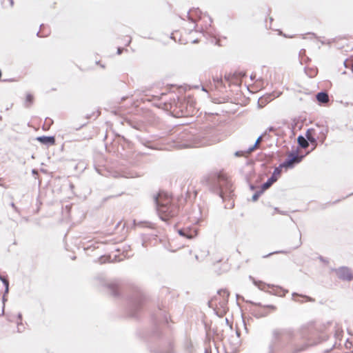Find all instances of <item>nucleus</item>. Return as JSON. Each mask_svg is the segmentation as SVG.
<instances>
[{"label": "nucleus", "mask_w": 353, "mask_h": 353, "mask_svg": "<svg viewBox=\"0 0 353 353\" xmlns=\"http://www.w3.org/2000/svg\"><path fill=\"white\" fill-rule=\"evenodd\" d=\"M147 347L150 353H176L173 336L157 326L152 330Z\"/></svg>", "instance_id": "obj_1"}, {"label": "nucleus", "mask_w": 353, "mask_h": 353, "mask_svg": "<svg viewBox=\"0 0 353 353\" xmlns=\"http://www.w3.org/2000/svg\"><path fill=\"white\" fill-rule=\"evenodd\" d=\"M208 184L210 191L219 195L223 201L233 196L232 185L230 181L222 174L211 176L208 181Z\"/></svg>", "instance_id": "obj_2"}, {"label": "nucleus", "mask_w": 353, "mask_h": 353, "mask_svg": "<svg viewBox=\"0 0 353 353\" xmlns=\"http://www.w3.org/2000/svg\"><path fill=\"white\" fill-rule=\"evenodd\" d=\"M154 201L160 219L168 221L170 219L176 216L179 211V206L172 203L168 197L159 198V194L154 195Z\"/></svg>", "instance_id": "obj_3"}, {"label": "nucleus", "mask_w": 353, "mask_h": 353, "mask_svg": "<svg viewBox=\"0 0 353 353\" xmlns=\"http://www.w3.org/2000/svg\"><path fill=\"white\" fill-rule=\"evenodd\" d=\"M200 135L190 129L185 128L177 134L175 146L179 148L199 147L203 144L199 139Z\"/></svg>", "instance_id": "obj_4"}, {"label": "nucleus", "mask_w": 353, "mask_h": 353, "mask_svg": "<svg viewBox=\"0 0 353 353\" xmlns=\"http://www.w3.org/2000/svg\"><path fill=\"white\" fill-rule=\"evenodd\" d=\"M195 101L191 97L178 98L177 101H174L170 104L173 111L175 112L176 117H188L192 115L195 110Z\"/></svg>", "instance_id": "obj_5"}, {"label": "nucleus", "mask_w": 353, "mask_h": 353, "mask_svg": "<svg viewBox=\"0 0 353 353\" xmlns=\"http://www.w3.org/2000/svg\"><path fill=\"white\" fill-rule=\"evenodd\" d=\"M145 301V297L139 290H134L129 296L127 305V313L131 317H137L141 310Z\"/></svg>", "instance_id": "obj_6"}, {"label": "nucleus", "mask_w": 353, "mask_h": 353, "mask_svg": "<svg viewBox=\"0 0 353 353\" xmlns=\"http://www.w3.org/2000/svg\"><path fill=\"white\" fill-rule=\"evenodd\" d=\"M301 337L304 339V343L301 345H296L291 353H300L306 350L310 346L316 345L321 343L323 341L327 340V337L325 336H320L316 340H312L311 336H306L304 334H302Z\"/></svg>", "instance_id": "obj_7"}, {"label": "nucleus", "mask_w": 353, "mask_h": 353, "mask_svg": "<svg viewBox=\"0 0 353 353\" xmlns=\"http://www.w3.org/2000/svg\"><path fill=\"white\" fill-rule=\"evenodd\" d=\"M305 156L306 154H299L298 150H292L279 165L286 169L293 168L296 164L301 162Z\"/></svg>", "instance_id": "obj_8"}, {"label": "nucleus", "mask_w": 353, "mask_h": 353, "mask_svg": "<svg viewBox=\"0 0 353 353\" xmlns=\"http://www.w3.org/2000/svg\"><path fill=\"white\" fill-rule=\"evenodd\" d=\"M333 270L336 272L338 278L342 281H351L353 280V273L348 267L341 266Z\"/></svg>", "instance_id": "obj_9"}, {"label": "nucleus", "mask_w": 353, "mask_h": 353, "mask_svg": "<svg viewBox=\"0 0 353 353\" xmlns=\"http://www.w3.org/2000/svg\"><path fill=\"white\" fill-rule=\"evenodd\" d=\"M177 233L182 237L188 239L194 238L198 234V229L194 226H185L182 228L177 229Z\"/></svg>", "instance_id": "obj_10"}, {"label": "nucleus", "mask_w": 353, "mask_h": 353, "mask_svg": "<svg viewBox=\"0 0 353 353\" xmlns=\"http://www.w3.org/2000/svg\"><path fill=\"white\" fill-rule=\"evenodd\" d=\"M295 239H296V241L295 242H294L293 243H291L292 246H291L290 249L286 250L274 251V252H270V253L263 256V258H268L273 254H289L291 252V251L292 250H296V249L299 248L302 245L301 232L300 231H299V234L295 236Z\"/></svg>", "instance_id": "obj_11"}, {"label": "nucleus", "mask_w": 353, "mask_h": 353, "mask_svg": "<svg viewBox=\"0 0 353 353\" xmlns=\"http://www.w3.org/2000/svg\"><path fill=\"white\" fill-rule=\"evenodd\" d=\"M272 334H273L274 339H273L272 342L270 343V345H269V353L274 352V343H276L277 341H280L281 337L282 336L285 335V334L291 335L292 332H291V331L287 330L276 329V330H273Z\"/></svg>", "instance_id": "obj_12"}, {"label": "nucleus", "mask_w": 353, "mask_h": 353, "mask_svg": "<svg viewBox=\"0 0 353 353\" xmlns=\"http://www.w3.org/2000/svg\"><path fill=\"white\" fill-rule=\"evenodd\" d=\"M103 285L105 287L108 292L114 297H118L119 293L120 283L119 281L115 280L110 282H104Z\"/></svg>", "instance_id": "obj_13"}, {"label": "nucleus", "mask_w": 353, "mask_h": 353, "mask_svg": "<svg viewBox=\"0 0 353 353\" xmlns=\"http://www.w3.org/2000/svg\"><path fill=\"white\" fill-rule=\"evenodd\" d=\"M343 338V331L339 330H335V334L334 335V343H331L330 346L327 347L325 350V353H328L331 350L335 348H339L341 345V341Z\"/></svg>", "instance_id": "obj_14"}, {"label": "nucleus", "mask_w": 353, "mask_h": 353, "mask_svg": "<svg viewBox=\"0 0 353 353\" xmlns=\"http://www.w3.org/2000/svg\"><path fill=\"white\" fill-rule=\"evenodd\" d=\"M281 169L282 168L280 165L274 168L271 176L269 177L268 180L262 184L263 189H268L274 182L277 181L278 175L281 174Z\"/></svg>", "instance_id": "obj_15"}, {"label": "nucleus", "mask_w": 353, "mask_h": 353, "mask_svg": "<svg viewBox=\"0 0 353 353\" xmlns=\"http://www.w3.org/2000/svg\"><path fill=\"white\" fill-rule=\"evenodd\" d=\"M35 140L46 146L53 145L56 142L54 136H39L36 137Z\"/></svg>", "instance_id": "obj_16"}, {"label": "nucleus", "mask_w": 353, "mask_h": 353, "mask_svg": "<svg viewBox=\"0 0 353 353\" xmlns=\"http://www.w3.org/2000/svg\"><path fill=\"white\" fill-rule=\"evenodd\" d=\"M0 280L1 281L5 287L4 294L2 296L3 307L1 310V315H3L5 310V302L7 301V299L6 298V294H7L9 292V281L8 280V279L2 276L1 275H0Z\"/></svg>", "instance_id": "obj_17"}, {"label": "nucleus", "mask_w": 353, "mask_h": 353, "mask_svg": "<svg viewBox=\"0 0 353 353\" xmlns=\"http://www.w3.org/2000/svg\"><path fill=\"white\" fill-rule=\"evenodd\" d=\"M217 294L222 296L223 300L219 302V304L221 307H224L228 304L230 293L226 289H221L217 291Z\"/></svg>", "instance_id": "obj_18"}, {"label": "nucleus", "mask_w": 353, "mask_h": 353, "mask_svg": "<svg viewBox=\"0 0 353 353\" xmlns=\"http://www.w3.org/2000/svg\"><path fill=\"white\" fill-rule=\"evenodd\" d=\"M167 94L165 93H161L160 95H152L150 98H148L147 100L149 101H161V103H154V105L157 107H160L162 103L165 104L166 100L164 99Z\"/></svg>", "instance_id": "obj_19"}, {"label": "nucleus", "mask_w": 353, "mask_h": 353, "mask_svg": "<svg viewBox=\"0 0 353 353\" xmlns=\"http://www.w3.org/2000/svg\"><path fill=\"white\" fill-rule=\"evenodd\" d=\"M312 132H314V130L312 128L307 129L305 133V136L307 139L308 143H310L312 145H314V148H312L313 150L317 145V141L319 140V139H317V137H315L314 135L311 134Z\"/></svg>", "instance_id": "obj_20"}, {"label": "nucleus", "mask_w": 353, "mask_h": 353, "mask_svg": "<svg viewBox=\"0 0 353 353\" xmlns=\"http://www.w3.org/2000/svg\"><path fill=\"white\" fill-rule=\"evenodd\" d=\"M328 131H329V130H328L327 126L322 125L321 127H320V129H319V133L317 135V139H319V141L321 143H323L325 140L326 139Z\"/></svg>", "instance_id": "obj_21"}, {"label": "nucleus", "mask_w": 353, "mask_h": 353, "mask_svg": "<svg viewBox=\"0 0 353 353\" xmlns=\"http://www.w3.org/2000/svg\"><path fill=\"white\" fill-rule=\"evenodd\" d=\"M316 99L319 103H325L329 101L328 93L325 90L319 92L316 94Z\"/></svg>", "instance_id": "obj_22"}, {"label": "nucleus", "mask_w": 353, "mask_h": 353, "mask_svg": "<svg viewBox=\"0 0 353 353\" xmlns=\"http://www.w3.org/2000/svg\"><path fill=\"white\" fill-rule=\"evenodd\" d=\"M297 143L299 145V147L304 149L307 148L309 146L307 137L305 138L303 135H299L297 137Z\"/></svg>", "instance_id": "obj_23"}, {"label": "nucleus", "mask_w": 353, "mask_h": 353, "mask_svg": "<svg viewBox=\"0 0 353 353\" xmlns=\"http://www.w3.org/2000/svg\"><path fill=\"white\" fill-rule=\"evenodd\" d=\"M126 122L128 123V124L130 126H131L134 129H136V130L141 131L142 129L144 128L143 124H142L141 123H139V122H137V121H132V120H127Z\"/></svg>", "instance_id": "obj_24"}, {"label": "nucleus", "mask_w": 353, "mask_h": 353, "mask_svg": "<svg viewBox=\"0 0 353 353\" xmlns=\"http://www.w3.org/2000/svg\"><path fill=\"white\" fill-rule=\"evenodd\" d=\"M252 314L257 319L267 316L268 315V312L265 310H260L256 309L252 310Z\"/></svg>", "instance_id": "obj_25"}, {"label": "nucleus", "mask_w": 353, "mask_h": 353, "mask_svg": "<svg viewBox=\"0 0 353 353\" xmlns=\"http://www.w3.org/2000/svg\"><path fill=\"white\" fill-rule=\"evenodd\" d=\"M247 302L251 303L253 305L263 307L264 309L269 308L271 309L272 310H275L276 309V307L273 305H262L261 303H255L252 301H247Z\"/></svg>", "instance_id": "obj_26"}, {"label": "nucleus", "mask_w": 353, "mask_h": 353, "mask_svg": "<svg viewBox=\"0 0 353 353\" xmlns=\"http://www.w3.org/2000/svg\"><path fill=\"white\" fill-rule=\"evenodd\" d=\"M265 137L263 134H262L261 135H260L258 139H256V141H255L254 144L250 147H249L248 149H247V152L248 153H250L252 152H253L257 147H258V145L259 143H260V141L262 140V138Z\"/></svg>", "instance_id": "obj_27"}, {"label": "nucleus", "mask_w": 353, "mask_h": 353, "mask_svg": "<svg viewBox=\"0 0 353 353\" xmlns=\"http://www.w3.org/2000/svg\"><path fill=\"white\" fill-rule=\"evenodd\" d=\"M267 189H263V185H261L260 189L255 192V193L252 195V201H256L260 196Z\"/></svg>", "instance_id": "obj_28"}, {"label": "nucleus", "mask_w": 353, "mask_h": 353, "mask_svg": "<svg viewBox=\"0 0 353 353\" xmlns=\"http://www.w3.org/2000/svg\"><path fill=\"white\" fill-rule=\"evenodd\" d=\"M292 296H293V299L295 301H299V300H297L295 299V296H299V297H302V298H305L307 301H310V302H314L315 300L314 299L310 297V296H306V295H302V294H299L296 292H293L292 293ZM300 302H301L300 301Z\"/></svg>", "instance_id": "obj_29"}, {"label": "nucleus", "mask_w": 353, "mask_h": 353, "mask_svg": "<svg viewBox=\"0 0 353 353\" xmlns=\"http://www.w3.org/2000/svg\"><path fill=\"white\" fill-rule=\"evenodd\" d=\"M236 76V74L233 73H228L225 74L224 79L225 81L230 82V83H235V77Z\"/></svg>", "instance_id": "obj_30"}, {"label": "nucleus", "mask_w": 353, "mask_h": 353, "mask_svg": "<svg viewBox=\"0 0 353 353\" xmlns=\"http://www.w3.org/2000/svg\"><path fill=\"white\" fill-rule=\"evenodd\" d=\"M249 279L252 281L254 285L257 286L260 290H263L261 285H265V283L261 281H256L253 276H249Z\"/></svg>", "instance_id": "obj_31"}, {"label": "nucleus", "mask_w": 353, "mask_h": 353, "mask_svg": "<svg viewBox=\"0 0 353 353\" xmlns=\"http://www.w3.org/2000/svg\"><path fill=\"white\" fill-rule=\"evenodd\" d=\"M136 137L138 139V141L140 142V143H141L142 145H145V146H147L148 148H150V146L149 145V144H150V141H148L145 139L141 137L139 134H137Z\"/></svg>", "instance_id": "obj_32"}, {"label": "nucleus", "mask_w": 353, "mask_h": 353, "mask_svg": "<svg viewBox=\"0 0 353 353\" xmlns=\"http://www.w3.org/2000/svg\"><path fill=\"white\" fill-rule=\"evenodd\" d=\"M159 316H161V317H162L164 322L168 323V316L165 313V312L163 311V310L161 307H159Z\"/></svg>", "instance_id": "obj_33"}, {"label": "nucleus", "mask_w": 353, "mask_h": 353, "mask_svg": "<svg viewBox=\"0 0 353 353\" xmlns=\"http://www.w3.org/2000/svg\"><path fill=\"white\" fill-rule=\"evenodd\" d=\"M234 74H236V76L235 77V80L241 79L246 76V74L245 72L240 71V72H234Z\"/></svg>", "instance_id": "obj_34"}, {"label": "nucleus", "mask_w": 353, "mask_h": 353, "mask_svg": "<svg viewBox=\"0 0 353 353\" xmlns=\"http://www.w3.org/2000/svg\"><path fill=\"white\" fill-rule=\"evenodd\" d=\"M271 100H272V98H271L270 96L262 97V98L259 99V104H260V103H267L270 102Z\"/></svg>", "instance_id": "obj_35"}, {"label": "nucleus", "mask_w": 353, "mask_h": 353, "mask_svg": "<svg viewBox=\"0 0 353 353\" xmlns=\"http://www.w3.org/2000/svg\"><path fill=\"white\" fill-rule=\"evenodd\" d=\"M245 180H246L247 183H248L250 189L251 190H254L256 189V186L254 184L251 183L250 177L248 176V174L245 175Z\"/></svg>", "instance_id": "obj_36"}, {"label": "nucleus", "mask_w": 353, "mask_h": 353, "mask_svg": "<svg viewBox=\"0 0 353 353\" xmlns=\"http://www.w3.org/2000/svg\"><path fill=\"white\" fill-rule=\"evenodd\" d=\"M34 97L31 94H28L26 98V103L31 105L33 103Z\"/></svg>", "instance_id": "obj_37"}, {"label": "nucleus", "mask_w": 353, "mask_h": 353, "mask_svg": "<svg viewBox=\"0 0 353 353\" xmlns=\"http://www.w3.org/2000/svg\"><path fill=\"white\" fill-rule=\"evenodd\" d=\"M213 81L217 85H222L223 84V79L221 77H213Z\"/></svg>", "instance_id": "obj_38"}, {"label": "nucleus", "mask_w": 353, "mask_h": 353, "mask_svg": "<svg viewBox=\"0 0 353 353\" xmlns=\"http://www.w3.org/2000/svg\"><path fill=\"white\" fill-rule=\"evenodd\" d=\"M44 27H45V25H44V24H41V25H40V29H39V32H37V35L38 37H46V36L48 34V33H43V34H41V30H42V28H43Z\"/></svg>", "instance_id": "obj_39"}, {"label": "nucleus", "mask_w": 353, "mask_h": 353, "mask_svg": "<svg viewBox=\"0 0 353 353\" xmlns=\"http://www.w3.org/2000/svg\"><path fill=\"white\" fill-rule=\"evenodd\" d=\"M99 115V112H97V113H95V112H92V114H87V115H86V117H85V118H86L87 119H91V118H92V117H94V118H97Z\"/></svg>", "instance_id": "obj_40"}, {"label": "nucleus", "mask_w": 353, "mask_h": 353, "mask_svg": "<svg viewBox=\"0 0 353 353\" xmlns=\"http://www.w3.org/2000/svg\"><path fill=\"white\" fill-rule=\"evenodd\" d=\"M245 153H248L247 152V150H239V151H236L235 153H234V155L236 157H241L243 156V154H245Z\"/></svg>", "instance_id": "obj_41"}, {"label": "nucleus", "mask_w": 353, "mask_h": 353, "mask_svg": "<svg viewBox=\"0 0 353 353\" xmlns=\"http://www.w3.org/2000/svg\"><path fill=\"white\" fill-rule=\"evenodd\" d=\"M17 332H21L22 329L24 328L22 322H17Z\"/></svg>", "instance_id": "obj_42"}, {"label": "nucleus", "mask_w": 353, "mask_h": 353, "mask_svg": "<svg viewBox=\"0 0 353 353\" xmlns=\"http://www.w3.org/2000/svg\"><path fill=\"white\" fill-rule=\"evenodd\" d=\"M275 128L272 127V126H270L267 128V130H265V132L263 133L264 136H266L267 133L268 132H274L275 131Z\"/></svg>", "instance_id": "obj_43"}, {"label": "nucleus", "mask_w": 353, "mask_h": 353, "mask_svg": "<svg viewBox=\"0 0 353 353\" xmlns=\"http://www.w3.org/2000/svg\"><path fill=\"white\" fill-rule=\"evenodd\" d=\"M319 259L321 262H323V263H324L327 264V263H329V261H328L327 259H326L325 258H324L323 256H319Z\"/></svg>", "instance_id": "obj_44"}, {"label": "nucleus", "mask_w": 353, "mask_h": 353, "mask_svg": "<svg viewBox=\"0 0 353 353\" xmlns=\"http://www.w3.org/2000/svg\"><path fill=\"white\" fill-rule=\"evenodd\" d=\"M126 178H134L136 176H138L137 174H135L134 173H128V174L124 176Z\"/></svg>", "instance_id": "obj_45"}, {"label": "nucleus", "mask_w": 353, "mask_h": 353, "mask_svg": "<svg viewBox=\"0 0 353 353\" xmlns=\"http://www.w3.org/2000/svg\"><path fill=\"white\" fill-rule=\"evenodd\" d=\"M10 206L14 209V210L16 212H19L18 208L15 205V204L13 202L10 203Z\"/></svg>", "instance_id": "obj_46"}, {"label": "nucleus", "mask_w": 353, "mask_h": 353, "mask_svg": "<svg viewBox=\"0 0 353 353\" xmlns=\"http://www.w3.org/2000/svg\"><path fill=\"white\" fill-rule=\"evenodd\" d=\"M345 345L346 348H350L352 345V343L349 341V339H347Z\"/></svg>", "instance_id": "obj_47"}, {"label": "nucleus", "mask_w": 353, "mask_h": 353, "mask_svg": "<svg viewBox=\"0 0 353 353\" xmlns=\"http://www.w3.org/2000/svg\"><path fill=\"white\" fill-rule=\"evenodd\" d=\"M316 70H311L310 73H307V74L308 76H310V77H312L314 76V75L316 74Z\"/></svg>", "instance_id": "obj_48"}, {"label": "nucleus", "mask_w": 353, "mask_h": 353, "mask_svg": "<svg viewBox=\"0 0 353 353\" xmlns=\"http://www.w3.org/2000/svg\"><path fill=\"white\" fill-rule=\"evenodd\" d=\"M199 219H200V218L199 216H195L193 217V219L192 220V221L194 222V223H198L199 221Z\"/></svg>", "instance_id": "obj_49"}, {"label": "nucleus", "mask_w": 353, "mask_h": 353, "mask_svg": "<svg viewBox=\"0 0 353 353\" xmlns=\"http://www.w3.org/2000/svg\"><path fill=\"white\" fill-rule=\"evenodd\" d=\"M157 315H158V314H152V319H153V321H154L155 323H157V322H158V321H159V320L157 319H158Z\"/></svg>", "instance_id": "obj_50"}, {"label": "nucleus", "mask_w": 353, "mask_h": 353, "mask_svg": "<svg viewBox=\"0 0 353 353\" xmlns=\"http://www.w3.org/2000/svg\"><path fill=\"white\" fill-rule=\"evenodd\" d=\"M187 17H188V19L192 21V23H195V21L192 19V17L190 15V11L187 13Z\"/></svg>", "instance_id": "obj_51"}, {"label": "nucleus", "mask_w": 353, "mask_h": 353, "mask_svg": "<svg viewBox=\"0 0 353 353\" xmlns=\"http://www.w3.org/2000/svg\"><path fill=\"white\" fill-rule=\"evenodd\" d=\"M17 319H18L17 322H21V321H22V314L21 313H19L17 314Z\"/></svg>", "instance_id": "obj_52"}, {"label": "nucleus", "mask_w": 353, "mask_h": 353, "mask_svg": "<svg viewBox=\"0 0 353 353\" xmlns=\"http://www.w3.org/2000/svg\"><path fill=\"white\" fill-rule=\"evenodd\" d=\"M305 49H301L299 51V56H302V55L305 54Z\"/></svg>", "instance_id": "obj_53"}, {"label": "nucleus", "mask_w": 353, "mask_h": 353, "mask_svg": "<svg viewBox=\"0 0 353 353\" xmlns=\"http://www.w3.org/2000/svg\"><path fill=\"white\" fill-rule=\"evenodd\" d=\"M216 296H214L213 299H212V300L209 301L208 303V305L210 307H212V301L214 300V299H216Z\"/></svg>", "instance_id": "obj_54"}, {"label": "nucleus", "mask_w": 353, "mask_h": 353, "mask_svg": "<svg viewBox=\"0 0 353 353\" xmlns=\"http://www.w3.org/2000/svg\"><path fill=\"white\" fill-rule=\"evenodd\" d=\"M123 50V48H118V49H117V54H121L122 53Z\"/></svg>", "instance_id": "obj_55"}, {"label": "nucleus", "mask_w": 353, "mask_h": 353, "mask_svg": "<svg viewBox=\"0 0 353 353\" xmlns=\"http://www.w3.org/2000/svg\"><path fill=\"white\" fill-rule=\"evenodd\" d=\"M10 6L12 7L14 6V1L13 0H9Z\"/></svg>", "instance_id": "obj_56"}, {"label": "nucleus", "mask_w": 353, "mask_h": 353, "mask_svg": "<svg viewBox=\"0 0 353 353\" xmlns=\"http://www.w3.org/2000/svg\"><path fill=\"white\" fill-rule=\"evenodd\" d=\"M307 34H310V35H312L313 37H316V34L314 33V32H308Z\"/></svg>", "instance_id": "obj_57"}, {"label": "nucleus", "mask_w": 353, "mask_h": 353, "mask_svg": "<svg viewBox=\"0 0 353 353\" xmlns=\"http://www.w3.org/2000/svg\"><path fill=\"white\" fill-rule=\"evenodd\" d=\"M85 125H86V123L82 124L81 126H79V128H76V130H79L80 128H81L82 127H83Z\"/></svg>", "instance_id": "obj_58"}, {"label": "nucleus", "mask_w": 353, "mask_h": 353, "mask_svg": "<svg viewBox=\"0 0 353 353\" xmlns=\"http://www.w3.org/2000/svg\"><path fill=\"white\" fill-rule=\"evenodd\" d=\"M32 174H37V170H35V169H33V170H32Z\"/></svg>", "instance_id": "obj_59"}, {"label": "nucleus", "mask_w": 353, "mask_h": 353, "mask_svg": "<svg viewBox=\"0 0 353 353\" xmlns=\"http://www.w3.org/2000/svg\"><path fill=\"white\" fill-rule=\"evenodd\" d=\"M236 299H239V298H241L243 300H244L243 297L241 296L239 294H236Z\"/></svg>", "instance_id": "obj_60"}, {"label": "nucleus", "mask_w": 353, "mask_h": 353, "mask_svg": "<svg viewBox=\"0 0 353 353\" xmlns=\"http://www.w3.org/2000/svg\"><path fill=\"white\" fill-rule=\"evenodd\" d=\"M347 60H345V61H344V65H345V68H348V66H347Z\"/></svg>", "instance_id": "obj_61"}, {"label": "nucleus", "mask_w": 353, "mask_h": 353, "mask_svg": "<svg viewBox=\"0 0 353 353\" xmlns=\"http://www.w3.org/2000/svg\"><path fill=\"white\" fill-rule=\"evenodd\" d=\"M202 90L206 92V90H205V87H203V86L202 87Z\"/></svg>", "instance_id": "obj_62"}, {"label": "nucleus", "mask_w": 353, "mask_h": 353, "mask_svg": "<svg viewBox=\"0 0 353 353\" xmlns=\"http://www.w3.org/2000/svg\"><path fill=\"white\" fill-rule=\"evenodd\" d=\"M240 334V332L239 331H236V335L239 336Z\"/></svg>", "instance_id": "obj_63"}, {"label": "nucleus", "mask_w": 353, "mask_h": 353, "mask_svg": "<svg viewBox=\"0 0 353 353\" xmlns=\"http://www.w3.org/2000/svg\"><path fill=\"white\" fill-rule=\"evenodd\" d=\"M351 70L353 72V63H352V65L351 66Z\"/></svg>", "instance_id": "obj_64"}]
</instances>
